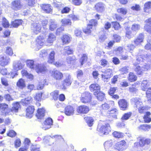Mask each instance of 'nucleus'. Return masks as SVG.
I'll return each instance as SVG.
<instances>
[{
  "mask_svg": "<svg viewBox=\"0 0 151 151\" xmlns=\"http://www.w3.org/2000/svg\"><path fill=\"white\" fill-rule=\"evenodd\" d=\"M136 62L134 63V65L136 67L135 68V71L139 75H142L143 72L145 71L144 70L143 67H140L139 66L137 65V64H139L143 61L144 60L147 59H151V55H138L136 58Z\"/></svg>",
  "mask_w": 151,
  "mask_h": 151,
  "instance_id": "obj_1",
  "label": "nucleus"
},
{
  "mask_svg": "<svg viewBox=\"0 0 151 151\" xmlns=\"http://www.w3.org/2000/svg\"><path fill=\"white\" fill-rule=\"evenodd\" d=\"M111 128L109 124H106L105 125H99L97 130L103 134L107 135L109 134L111 130Z\"/></svg>",
  "mask_w": 151,
  "mask_h": 151,
  "instance_id": "obj_2",
  "label": "nucleus"
},
{
  "mask_svg": "<svg viewBox=\"0 0 151 151\" xmlns=\"http://www.w3.org/2000/svg\"><path fill=\"white\" fill-rule=\"evenodd\" d=\"M25 64L20 60H16L13 62L12 68L16 71L21 70L24 68Z\"/></svg>",
  "mask_w": 151,
  "mask_h": 151,
  "instance_id": "obj_3",
  "label": "nucleus"
},
{
  "mask_svg": "<svg viewBox=\"0 0 151 151\" xmlns=\"http://www.w3.org/2000/svg\"><path fill=\"white\" fill-rule=\"evenodd\" d=\"M91 99V94L88 92L83 93L81 96V101L83 103L90 102Z\"/></svg>",
  "mask_w": 151,
  "mask_h": 151,
  "instance_id": "obj_4",
  "label": "nucleus"
},
{
  "mask_svg": "<svg viewBox=\"0 0 151 151\" xmlns=\"http://www.w3.org/2000/svg\"><path fill=\"white\" fill-rule=\"evenodd\" d=\"M89 110V107L84 105L79 106L76 109L77 112L78 114H87Z\"/></svg>",
  "mask_w": 151,
  "mask_h": 151,
  "instance_id": "obj_5",
  "label": "nucleus"
},
{
  "mask_svg": "<svg viewBox=\"0 0 151 151\" xmlns=\"http://www.w3.org/2000/svg\"><path fill=\"white\" fill-rule=\"evenodd\" d=\"M102 72L104 74L102 75V78L105 81L109 79L113 75L112 70L110 69H107L106 70L102 71Z\"/></svg>",
  "mask_w": 151,
  "mask_h": 151,
  "instance_id": "obj_6",
  "label": "nucleus"
},
{
  "mask_svg": "<svg viewBox=\"0 0 151 151\" xmlns=\"http://www.w3.org/2000/svg\"><path fill=\"white\" fill-rule=\"evenodd\" d=\"M115 146L116 149L119 151H123L127 148L126 142L124 140L118 142L115 144Z\"/></svg>",
  "mask_w": 151,
  "mask_h": 151,
  "instance_id": "obj_7",
  "label": "nucleus"
},
{
  "mask_svg": "<svg viewBox=\"0 0 151 151\" xmlns=\"http://www.w3.org/2000/svg\"><path fill=\"white\" fill-rule=\"evenodd\" d=\"M97 24V21L95 19H91L89 22L87 29H84L83 31L86 34H89L91 33V29L92 28L93 26H96Z\"/></svg>",
  "mask_w": 151,
  "mask_h": 151,
  "instance_id": "obj_8",
  "label": "nucleus"
},
{
  "mask_svg": "<svg viewBox=\"0 0 151 151\" xmlns=\"http://www.w3.org/2000/svg\"><path fill=\"white\" fill-rule=\"evenodd\" d=\"M10 62V59L5 55H0V65L5 66L7 65Z\"/></svg>",
  "mask_w": 151,
  "mask_h": 151,
  "instance_id": "obj_9",
  "label": "nucleus"
},
{
  "mask_svg": "<svg viewBox=\"0 0 151 151\" xmlns=\"http://www.w3.org/2000/svg\"><path fill=\"white\" fill-rule=\"evenodd\" d=\"M31 29L33 33L35 34H37L40 32L41 31V26L39 23H34L32 24Z\"/></svg>",
  "mask_w": 151,
  "mask_h": 151,
  "instance_id": "obj_10",
  "label": "nucleus"
},
{
  "mask_svg": "<svg viewBox=\"0 0 151 151\" xmlns=\"http://www.w3.org/2000/svg\"><path fill=\"white\" fill-rule=\"evenodd\" d=\"M51 76L55 79L60 80L63 77L62 73L58 70H53L51 73Z\"/></svg>",
  "mask_w": 151,
  "mask_h": 151,
  "instance_id": "obj_11",
  "label": "nucleus"
},
{
  "mask_svg": "<svg viewBox=\"0 0 151 151\" xmlns=\"http://www.w3.org/2000/svg\"><path fill=\"white\" fill-rule=\"evenodd\" d=\"M150 139L142 138L140 139L139 140V145L142 147L145 146L146 147H149L150 145Z\"/></svg>",
  "mask_w": 151,
  "mask_h": 151,
  "instance_id": "obj_12",
  "label": "nucleus"
},
{
  "mask_svg": "<svg viewBox=\"0 0 151 151\" xmlns=\"http://www.w3.org/2000/svg\"><path fill=\"white\" fill-rule=\"evenodd\" d=\"M36 72L38 73H44L47 71L46 68L42 65L37 64L36 65L35 69Z\"/></svg>",
  "mask_w": 151,
  "mask_h": 151,
  "instance_id": "obj_13",
  "label": "nucleus"
},
{
  "mask_svg": "<svg viewBox=\"0 0 151 151\" xmlns=\"http://www.w3.org/2000/svg\"><path fill=\"white\" fill-rule=\"evenodd\" d=\"M53 121L52 119L49 118L47 119L44 122V125L42 127L43 129L46 130L50 128L51 126L52 125Z\"/></svg>",
  "mask_w": 151,
  "mask_h": 151,
  "instance_id": "obj_14",
  "label": "nucleus"
},
{
  "mask_svg": "<svg viewBox=\"0 0 151 151\" xmlns=\"http://www.w3.org/2000/svg\"><path fill=\"white\" fill-rule=\"evenodd\" d=\"M74 108L70 106H67L65 109V113L67 116H70L74 114Z\"/></svg>",
  "mask_w": 151,
  "mask_h": 151,
  "instance_id": "obj_15",
  "label": "nucleus"
},
{
  "mask_svg": "<svg viewBox=\"0 0 151 151\" xmlns=\"http://www.w3.org/2000/svg\"><path fill=\"white\" fill-rule=\"evenodd\" d=\"M22 6L20 1L15 0L12 2V7L13 9L15 10L19 9Z\"/></svg>",
  "mask_w": 151,
  "mask_h": 151,
  "instance_id": "obj_16",
  "label": "nucleus"
},
{
  "mask_svg": "<svg viewBox=\"0 0 151 151\" xmlns=\"http://www.w3.org/2000/svg\"><path fill=\"white\" fill-rule=\"evenodd\" d=\"M45 40L44 38L41 36L38 37L36 40V44L38 48L43 46L44 44Z\"/></svg>",
  "mask_w": 151,
  "mask_h": 151,
  "instance_id": "obj_17",
  "label": "nucleus"
},
{
  "mask_svg": "<svg viewBox=\"0 0 151 151\" xmlns=\"http://www.w3.org/2000/svg\"><path fill=\"white\" fill-rule=\"evenodd\" d=\"M34 110L35 109L33 106H29L26 109V115L29 118H32V116Z\"/></svg>",
  "mask_w": 151,
  "mask_h": 151,
  "instance_id": "obj_18",
  "label": "nucleus"
},
{
  "mask_svg": "<svg viewBox=\"0 0 151 151\" xmlns=\"http://www.w3.org/2000/svg\"><path fill=\"white\" fill-rule=\"evenodd\" d=\"M144 34L142 33L140 34L137 38L134 40V43L136 46L140 45L143 42L144 39Z\"/></svg>",
  "mask_w": 151,
  "mask_h": 151,
  "instance_id": "obj_19",
  "label": "nucleus"
},
{
  "mask_svg": "<svg viewBox=\"0 0 151 151\" xmlns=\"http://www.w3.org/2000/svg\"><path fill=\"white\" fill-rule=\"evenodd\" d=\"M119 106L123 110H125L128 107L127 102L124 99L120 100L118 102Z\"/></svg>",
  "mask_w": 151,
  "mask_h": 151,
  "instance_id": "obj_20",
  "label": "nucleus"
},
{
  "mask_svg": "<svg viewBox=\"0 0 151 151\" xmlns=\"http://www.w3.org/2000/svg\"><path fill=\"white\" fill-rule=\"evenodd\" d=\"M105 5L101 3L97 4L95 5L96 10L99 12H102L105 10Z\"/></svg>",
  "mask_w": 151,
  "mask_h": 151,
  "instance_id": "obj_21",
  "label": "nucleus"
},
{
  "mask_svg": "<svg viewBox=\"0 0 151 151\" xmlns=\"http://www.w3.org/2000/svg\"><path fill=\"white\" fill-rule=\"evenodd\" d=\"M131 101L132 103L134 104L137 108L142 105V103L139 98H133L131 99Z\"/></svg>",
  "mask_w": 151,
  "mask_h": 151,
  "instance_id": "obj_22",
  "label": "nucleus"
},
{
  "mask_svg": "<svg viewBox=\"0 0 151 151\" xmlns=\"http://www.w3.org/2000/svg\"><path fill=\"white\" fill-rule=\"evenodd\" d=\"M41 7L43 10L47 13H50L52 11V7L49 4H42Z\"/></svg>",
  "mask_w": 151,
  "mask_h": 151,
  "instance_id": "obj_23",
  "label": "nucleus"
},
{
  "mask_svg": "<svg viewBox=\"0 0 151 151\" xmlns=\"http://www.w3.org/2000/svg\"><path fill=\"white\" fill-rule=\"evenodd\" d=\"M145 22L147 24L145 26V29L148 32L151 34V18L146 20Z\"/></svg>",
  "mask_w": 151,
  "mask_h": 151,
  "instance_id": "obj_24",
  "label": "nucleus"
},
{
  "mask_svg": "<svg viewBox=\"0 0 151 151\" xmlns=\"http://www.w3.org/2000/svg\"><path fill=\"white\" fill-rule=\"evenodd\" d=\"M114 141L112 140H109L105 142L104 143V148L106 151L110 150L112 147Z\"/></svg>",
  "mask_w": 151,
  "mask_h": 151,
  "instance_id": "obj_25",
  "label": "nucleus"
},
{
  "mask_svg": "<svg viewBox=\"0 0 151 151\" xmlns=\"http://www.w3.org/2000/svg\"><path fill=\"white\" fill-rule=\"evenodd\" d=\"M72 81V79L71 76L68 74L66 76L65 79L64 80L63 85L64 87L65 86H69L71 85Z\"/></svg>",
  "mask_w": 151,
  "mask_h": 151,
  "instance_id": "obj_26",
  "label": "nucleus"
},
{
  "mask_svg": "<svg viewBox=\"0 0 151 151\" xmlns=\"http://www.w3.org/2000/svg\"><path fill=\"white\" fill-rule=\"evenodd\" d=\"M90 89L91 91L97 93L100 91V87L97 84H92L90 86Z\"/></svg>",
  "mask_w": 151,
  "mask_h": 151,
  "instance_id": "obj_27",
  "label": "nucleus"
},
{
  "mask_svg": "<svg viewBox=\"0 0 151 151\" xmlns=\"http://www.w3.org/2000/svg\"><path fill=\"white\" fill-rule=\"evenodd\" d=\"M139 130L144 131L151 130V125L147 124H142L138 127Z\"/></svg>",
  "mask_w": 151,
  "mask_h": 151,
  "instance_id": "obj_28",
  "label": "nucleus"
},
{
  "mask_svg": "<svg viewBox=\"0 0 151 151\" xmlns=\"http://www.w3.org/2000/svg\"><path fill=\"white\" fill-rule=\"evenodd\" d=\"M45 110L44 108L38 109L37 110L36 116L38 119L42 118L44 116Z\"/></svg>",
  "mask_w": 151,
  "mask_h": 151,
  "instance_id": "obj_29",
  "label": "nucleus"
},
{
  "mask_svg": "<svg viewBox=\"0 0 151 151\" xmlns=\"http://www.w3.org/2000/svg\"><path fill=\"white\" fill-rule=\"evenodd\" d=\"M8 108V105L4 103L0 104V110L2 112L3 114H5L6 115L8 114L6 111Z\"/></svg>",
  "mask_w": 151,
  "mask_h": 151,
  "instance_id": "obj_30",
  "label": "nucleus"
},
{
  "mask_svg": "<svg viewBox=\"0 0 151 151\" xmlns=\"http://www.w3.org/2000/svg\"><path fill=\"white\" fill-rule=\"evenodd\" d=\"M149 86L148 80H143L141 83V88L142 90L145 91Z\"/></svg>",
  "mask_w": 151,
  "mask_h": 151,
  "instance_id": "obj_31",
  "label": "nucleus"
},
{
  "mask_svg": "<svg viewBox=\"0 0 151 151\" xmlns=\"http://www.w3.org/2000/svg\"><path fill=\"white\" fill-rule=\"evenodd\" d=\"M61 52L62 53L64 54L70 55L73 53V50L69 46H67L65 47L63 49L61 50Z\"/></svg>",
  "mask_w": 151,
  "mask_h": 151,
  "instance_id": "obj_32",
  "label": "nucleus"
},
{
  "mask_svg": "<svg viewBox=\"0 0 151 151\" xmlns=\"http://www.w3.org/2000/svg\"><path fill=\"white\" fill-rule=\"evenodd\" d=\"M32 98L31 96L22 99L21 103L23 105H26L30 104L32 101Z\"/></svg>",
  "mask_w": 151,
  "mask_h": 151,
  "instance_id": "obj_33",
  "label": "nucleus"
},
{
  "mask_svg": "<svg viewBox=\"0 0 151 151\" xmlns=\"http://www.w3.org/2000/svg\"><path fill=\"white\" fill-rule=\"evenodd\" d=\"M17 85L19 88L22 89L26 86L25 81L23 79L20 78L17 82Z\"/></svg>",
  "mask_w": 151,
  "mask_h": 151,
  "instance_id": "obj_34",
  "label": "nucleus"
},
{
  "mask_svg": "<svg viewBox=\"0 0 151 151\" xmlns=\"http://www.w3.org/2000/svg\"><path fill=\"white\" fill-rule=\"evenodd\" d=\"M55 54V52L53 50L51 51L50 52L49 55L48 61L49 63H54Z\"/></svg>",
  "mask_w": 151,
  "mask_h": 151,
  "instance_id": "obj_35",
  "label": "nucleus"
},
{
  "mask_svg": "<svg viewBox=\"0 0 151 151\" xmlns=\"http://www.w3.org/2000/svg\"><path fill=\"white\" fill-rule=\"evenodd\" d=\"M27 66L30 68L35 70L36 65L34 64V61L33 60H28L26 61Z\"/></svg>",
  "mask_w": 151,
  "mask_h": 151,
  "instance_id": "obj_36",
  "label": "nucleus"
},
{
  "mask_svg": "<svg viewBox=\"0 0 151 151\" xmlns=\"http://www.w3.org/2000/svg\"><path fill=\"white\" fill-rule=\"evenodd\" d=\"M94 95L96 96L97 99L100 101H102L104 98V94L100 91L97 93L94 92Z\"/></svg>",
  "mask_w": 151,
  "mask_h": 151,
  "instance_id": "obj_37",
  "label": "nucleus"
},
{
  "mask_svg": "<svg viewBox=\"0 0 151 151\" xmlns=\"http://www.w3.org/2000/svg\"><path fill=\"white\" fill-rule=\"evenodd\" d=\"M56 37L55 35L52 33H50L48 36L47 42L50 43H52L55 40Z\"/></svg>",
  "mask_w": 151,
  "mask_h": 151,
  "instance_id": "obj_38",
  "label": "nucleus"
},
{
  "mask_svg": "<svg viewBox=\"0 0 151 151\" xmlns=\"http://www.w3.org/2000/svg\"><path fill=\"white\" fill-rule=\"evenodd\" d=\"M151 7V2L148 1L146 2L144 5V11L147 13H149L150 11Z\"/></svg>",
  "mask_w": 151,
  "mask_h": 151,
  "instance_id": "obj_39",
  "label": "nucleus"
},
{
  "mask_svg": "<svg viewBox=\"0 0 151 151\" xmlns=\"http://www.w3.org/2000/svg\"><path fill=\"white\" fill-rule=\"evenodd\" d=\"M110 108L109 105L107 103H105L102 104L100 107V111L101 113L105 111Z\"/></svg>",
  "mask_w": 151,
  "mask_h": 151,
  "instance_id": "obj_40",
  "label": "nucleus"
},
{
  "mask_svg": "<svg viewBox=\"0 0 151 151\" xmlns=\"http://www.w3.org/2000/svg\"><path fill=\"white\" fill-rule=\"evenodd\" d=\"M62 40L64 44L68 43L70 41V37L68 35H64L62 38Z\"/></svg>",
  "mask_w": 151,
  "mask_h": 151,
  "instance_id": "obj_41",
  "label": "nucleus"
},
{
  "mask_svg": "<svg viewBox=\"0 0 151 151\" xmlns=\"http://www.w3.org/2000/svg\"><path fill=\"white\" fill-rule=\"evenodd\" d=\"M22 22L23 21L21 19L15 20L12 22L11 25L14 27H17L19 25L22 24Z\"/></svg>",
  "mask_w": 151,
  "mask_h": 151,
  "instance_id": "obj_42",
  "label": "nucleus"
},
{
  "mask_svg": "<svg viewBox=\"0 0 151 151\" xmlns=\"http://www.w3.org/2000/svg\"><path fill=\"white\" fill-rule=\"evenodd\" d=\"M84 120L89 127H91L93 124V118L91 117H86L84 118Z\"/></svg>",
  "mask_w": 151,
  "mask_h": 151,
  "instance_id": "obj_43",
  "label": "nucleus"
},
{
  "mask_svg": "<svg viewBox=\"0 0 151 151\" xmlns=\"http://www.w3.org/2000/svg\"><path fill=\"white\" fill-rule=\"evenodd\" d=\"M50 23L49 26L50 29L52 31L55 29L57 27V24L53 20L50 21Z\"/></svg>",
  "mask_w": 151,
  "mask_h": 151,
  "instance_id": "obj_44",
  "label": "nucleus"
},
{
  "mask_svg": "<svg viewBox=\"0 0 151 151\" xmlns=\"http://www.w3.org/2000/svg\"><path fill=\"white\" fill-rule=\"evenodd\" d=\"M61 22L63 26H65L67 25H71L72 23L70 19L65 18L62 19Z\"/></svg>",
  "mask_w": 151,
  "mask_h": 151,
  "instance_id": "obj_45",
  "label": "nucleus"
},
{
  "mask_svg": "<svg viewBox=\"0 0 151 151\" xmlns=\"http://www.w3.org/2000/svg\"><path fill=\"white\" fill-rule=\"evenodd\" d=\"M129 80L131 82H134L137 80V77L134 75V74L132 72H130L129 74V76L128 78Z\"/></svg>",
  "mask_w": 151,
  "mask_h": 151,
  "instance_id": "obj_46",
  "label": "nucleus"
},
{
  "mask_svg": "<svg viewBox=\"0 0 151 151\" xmlns=\"http://www.w3.org/2000/svg\"><path fill=\"white\" fill-rule=\"evenodd\" d=\"M150 113L149 112H147L144 117L145 122L146 123H149L151 121V118L150 117Z\"/></svg>",
  "mask_w": 151,
  "mask_h": 151,
  "instance_id": "obj_47",
  "label": "nucleus"
},
{
  "mask_svg": "<svg viewBox=\"0 0 151 151\" xmlns=\"http://www.w3.org/2000/svg\"><path fill=\"white\" fill-rule=\"evenodd\" d=\"M20 107L19 104L18 102H16L13 104V107L11 109V111L13 112H17L18 111Z\"/></svg>",
  "mask_w": 151,
  "mask_h": 151,
  "instance_id": "obj_48",
  "label": "nucleus"
},
{
  "mask_svg": "<svg viewBox=\"0 0 151 151\" xmlns=\"http://www.w3.org/2000/svg\"><path fill=\"white\" fill-rule=\"evenodd\" d=\"M109 112V114H110L111 116H113L114 118H116L117 114L118 113L116 109H114L111 110Z\"/></svg>",
  "mask_w": 151,
  "mask_h": 151,
  "instance_id": "obj_49",
  "label": "nucleus"
},
{
  "mask_svg": "<svg viewBox=\"0 0 151 151\" xmlns=\"http://www.w3.org/2000/svg\"><path fill=\"white\" fill-rule=\"evenodd\" d=\"M132 115V113L129 112L127 113L124 114L121 118V120L122 121L128 119Z\"/></svg>",
  "mask_w": 151,
  "mask_h": 151,
  "instance_id": "obj_50",
  "label": "nucleus"
},
{
  "mask_svg": "<svg viewBox=\"0 0 151 151\" xmlns=\"http://www.w3.org/2000/svg\"><path fill=\"white\" fill-rule=\"evenodd\" d=\"M76 73L77 78L82 81H84V80L82 79L83 76V73L82 71L81 70H78L77 71Z\"/></svg>",
  "mask_w": 151,
  "mask_h": 151,
  "instance_id": "obj_51",
  "label": "nucleus"
},
{
  "mask_svg": "<svg viewBox=\"0 0 151 151\" xmlns=\"http://www.w3.org/2000/svg\"><path fill=\"white\" fill-rule=\"evenodd\" d=\"M112 134L114 137L119 138L122 137L124 135L123 133L116 131L114 132Z\"/></svg>",
  "mask_w": 151,
  "mask_h": 151,
  "instance_id": "obj_52",
  "label": "nucleus"
},
{
  "mask_svg": "<svg viewBox=\"0 0 151 151\" xmlns=\"http://www.w3.org/2000/svg\"><path fill=\"white\" fill-rule=\"evenodd\" d=\"M117 12L122 15H125L127 14V10L125 8H121L118 9Z\"/></svg>",
  "mask_w": 151,
  "mask_h": 151,
  "instance_id": "obj_53",
  "label": "nucleus"
},
{
  "mask_svg": "<svg viewBox=\"0 0 151 151\" xmlns=\"http://www.w3.org/2000/svg\"><path fill=\"white\" fill-rule=\"evenodd\" d=\"M45 80H43L39 83L37 86V89L38 90L42 89L44 87Z\"/></svg>",
  "mask_w": 151,
  "mask_h": 151,
  "instance_id": "obj_54",
  "label": "nucleus"
},
{
  "mask_svg": "<svg viewBox=\"0 0 151 151\" xmlns=\"http://www.w3.org/2000/svg\"><path fill=\"white\" fill-rule=\"evenodd\" d=\"M59 92L58 91H55L50 93L54 100H56L58 98Z\"/></svg>",
  "mask_w": 151,
  "mask_h": 151,
  "instance_id": "obj_55",
  "label": "nucleus"
},
{
  "mask_svg": "<svg viewBox=\"0 0 151 151\" xmlns=\"http://www.w3.org/2000/svg\"><path fill=\"white\" fill-rule=\"evenodd\" d=\"M100 63L101 65L103 67L109 65V62L105 59H103L101 60Z\"/></svg>",
  "mask_w": 151,
  "mask_h": 151,
  "instance_id": "obj_56",
  "label": "nucleus"
},
{
  "mask_svg": "<svg viewBox=\"0 0 151 151\" xmlns=\"http://www.w3.org/2000/svg\"><path fill=\"white\" fill-rule=\"evenodd\" d=\"M87 59V56L86 54H83L80 60V62L81 65H82L86 61Z\"/></svg>",
  "mask_w": 151,
  "mask_h": 151,
  "instance_id": "obj_57",
  "label": "nucleus"
},
{
  "mask_svg": "<svg viewBox=\"0 0 151 151\" xmlns=\"http://www.w3.org/2000/svg\"><path fill=\"white\" fill-rule=\"evenodd\" d=\"M5 52L6 54L10 56H12L13 54L12 48L9 47H6Z\"/></svg>",
  "mask_w": 151,
  "mask_h": 151,
  "instance_id": "obj_58",
  "label": "nucleus"
},
{
  "mask_svg": "<svg viewBox=\"0 0 151 151\" xmlns=\"http://www.w3.org/2000/svg\"><path fill=\"white\" fill-rule=\"evenodd\" d=\"M2 25L5 28L8 27L9 26V24L8 21L4 18H3L2 21Z\"/></svg>",
  "mask_w": 151,
  "mask_h": 151,
  "instance_id": "obj_59",
  "label": "nucleus"
},
{
  "mask_svg": "<svg viewBox=\"0 0 151 151\" xmlns=\"http://www.w3.org/2000/svg\"><path fill=\"white\" fill-rule=\"evenodd\" d=\"M42 94V93H37L34 97L35 99L38 101H40L41 99Z\"/></svg>",
  "mask_w": 151,
  "mask_h": 151,
  "instance_id": "obj_60",
  "label": "nucleus"
},
{
  "mask_svg": "<svg viewBox=\"0 0 151 151\" xmlns=\"http://www.w3.org/2000/svg\"><path fill=\"white\" fill-rule=\"evenodd\" d=\"M140 26L139 24H134L132 27V29L134 31H136L140 29Z\"/></svg>",
  "mask_w": 151,
  "mask_h": 151,
  "instance_id": "obj_61",
  "label": "nucleus"
},
{
  "mask_svg": "<svg viewBox=\"0 0 151 151\" xmlns=\"http://www.w3.org/2000/svg\"><path fill=\"white\" fill-rule=\"evenodd\" d=\"M21 145V142L20 139L19 138L16 139L14 141L15 147L17 148L19 147Z\"/></svg>",
  "mask_w": 151,
  "mask_h": 151,
  "instance_id": "obj_62",
  "label": "nucleus"
},
{
  "mask_svg": "<svg viewBox=\"0 0 151 151\" xmlns=\"http://www.w3.org/2000/svg\"><path fill=\"white\" fill-rule=\"evenodd\" d=\"M31 151H40L39 146L37 145H32L31 147Z\"/></svg>",
  "mask_w": 151,
  "mask_h": 151,
  "instance_id": "obj_63",
  "label": "nucleus"
},
{
  "mask_svg": "<svg viewBox=\"0 0 151 151\" xmlns=\"http://www.w3.org/2000/svg\"><path fill=\"white\" fill-rule=\"evenodd\" d=\"M147 96L149 98V99H151V88H150L148 89L146 92Z\"/></svg>",
  "mask_w": 151,
  "mask_h": 151,
  "instance_id": "obj_64",
  "label": "nucleus"
}]
</instances>
